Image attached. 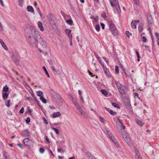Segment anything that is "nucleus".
Instances as JSON below:
<instances>
[{"instance_id":"5701e85b","label":"nucleus","mask_w":159,"mask_h":159,"mask_svg":"<svg viewBox=\"0 0 159 159\" xmlns=\"http://www.w3.org/2000/svg\"><path fill=\"white\" fill-rule=\"evenodd\" d=\"M138 30L139 32H141L143 31V24H141L139 25Z\"/></svg>"},{"instance_id":"338daca9","label":"nucleus","mask_w":159,"mask_h":159,"mask_svg":"<svg viewBox=\"0 0 159 159\" xmlns=\"http://www.w3.org/2000/svg\"><path fill=\"white\" fill-rule=\"evenodd\" d=\"M101 25L102 26V29H104V28H105V25L102 23H101Z\"/></svg>"},{"instance_id":"a19ab883","label":"nucleus","mask_w":159,"mask_h":159,"mask_svg":"<svg viewBox=\"0 0 159 159\" xmlns=\"http://www.w3.org/2000/svg\"><path fill=\"white\" fill-rule=\"evenodd\" d=\"M96 30L98 31H99L100 30V26L98 25H95V27Z\"/></svg>"},{"instance_id":"774afa93","label":"nucleus","mask_w":159,"mask_h":159,"mask_svg":"<svg viewBox=\"0 0 159 159\" xmlns=\"http://www.w3.org/2000/svg\"><path fill=\"white\" fill-rule=\"evenodd\" d=\"M102 67L104 71L107 70V67L105 65H104V64L102 65Z\"/></svg>"},{"instance_id":"f8f14e48","label":"nucleus","mask_w":159,"mask_h":159,"mask_svg":"<svg viewBox=\"0 0 159 159\" xmlns=\"http://www.w3.org/2000/svg\"><path fill=\"white\" fill-rule=\"evenodd\" d=\"M63 100L61 98H58L56 99L57 103L60 106H61L63 104Z\"/></svg>"},{"instance_id":"c756f323","label":"nucleus","mask_w":159,"mask_h":159,"mask_svg":"<svg viewBox=\"0 0 159 159\" xmlns=\"http://www.w3.org/2000/svg\"><path fill=\"white\" fill-rule=\"evenodd\" d=\"M78 93L79 94L80 96V99L82 101V102L83 103H84V101L83 99V98L81 96V94L82 93V92L80 90H78Z\"/></svg>"},{"instance_id":"6e6552de","label":"nucleus","mask_w":159,"mask_h":159,"mask_svg":"<svg viewBox=\"0 0 159 159\" xmlns=\"http://www.w3.org/2000/svg\"><path fill=\"white\" fill-rule=\"evenodd\" d=\"M20 57L18 55L14 56V58L13 59L14 62L16 65H18Z\"/></svg>"},{"instance_id":"b1692460","label":"nucleus","mask_w":159,"mask_h":159,"mask_svg":"<svg viewBox=\"0 0 159 159\" xmlns=\"http://www.w3.org/2000/svg\"><path fill=\"white\" fill-rule=\"evenodd\" d=\"M51 68L52 69V71L54 73L55 75H56L57 74V72L58 71V70H56L55 68V66H51Z\"/></svg>"},{"instance_id":"6ab92c4d","label":"nucleus","mask_w":159,"mask_h":159,"mask_svg":"<svg viewBox=\"0 0 159 159\" xmlns=\"http://www.w3.org/2000/svg\"><path fill=\"white\" fill-rule=\"evenodd\" d=\"M0 42L2 47L4 48V49L6 50H7L8 48L7 47L6 45L5 44L4 42L2 39H0Z\"/></svg>"},{"instance_id":"72a5a7b5","label":"nucleus","mask_w":159,"mask_h":159,"mask_svg":"<svg viewBox=\"0 0 159 159\" xmlns=\"http://www.w3.org/2000/svg\"><path fill=\"white\" fill-rule=\"evenodd\" d=\"M66 22L70 25H71L73 23V21L71 19H70L66 20Z\"/></svg>"},{"instance_id":"cd10ccee","label":"nucleus","mask_w":159,"mask_h":159,"mask_svg":"<svg viewBox=\"0 0 159 159\" xmlns=\"http://www.w3.org/2000/svg\"><path fill=\"white\" fill-rule=\"evenodd\" d=\"M37 92V95L38 96H39L40 97H43V92L40 91V90H39V91H38Z\"/></svg>"},{"instance_id":"1a4fd4ad","label":"nucleus","mask_w":159,"mask_h":159,"mask_svg":"<svg viewBox=\"0 0 159 159\" xmlns=\"http://www.w3.org/2000/svg\"><path fill=\"white\" fill-rule=\"evenodd\" d=\"M65 32L69 38L70 39H72V35L71 33V30L67 29L65 30Z\"/></svg>"},{"instance_id":"2f4dec72","label":"nucleus","mask_w":159,"mask_h":159,"mask_svg":"<svg viewBox=\"0 0 159 159\" xmlns=\"http://www.w3.org/2000/svg\"><path fill=\"white\" fill-rule=\"evenodd\" d=\"M43 70H44V71H45V72L46 73V75H47V77H48V78H50V76H49V75L48 74V71L47 70L45 67V66H43Z\"/></svg>"},{"instance_id":"680f3d73","label":"nucleus","mask_w":159,"mask_h":159,"mask_svg":"<svg viewBox=\"0 0 159 159\" xmlns=\"http://www.w3.org/2000/svg\"><path fill=\"white\" fill-rule=\"evenodd\" d=\"M45 139L47 142L50 143V141L47 136H45Z\"/></svg>"},{"instance_id":"39448f33","label":"nucleus","mask_w":159,"mask_h":159,"mask_svg":"<svg viewBox=\"0 0 159 159\" xmlns=\"http://www.w3.org/2000/svg\"><path fill=\"white\" fill-rule=\"evenodd\" d=\"M47 17L48 21L50 24L53 25L55 24V19L53 14L49 13Z\"/></svg>"},{"instance_id":"423d86ee","label":"nucleus","mask_w":159,"mask_h":159,"mask_svg":"<svg viewBox=\"0 0 159 159\" xmlns=\"http://www.w3.org/2000/svg\"><path fill=\"white\" fill-rule=\"evenodd\" d=\"M147 19L149 23V25H152L153 23L152 16L150 14H148Z\"/></svg>"},{"instance_id":"bf43d9fd","label":"nucleus","mask_w":159,"mask_h":159,"mask_svg":"<svg viewBox=\"0 0 159 159\" xmlns=\"http://www.w3.org/2000/svg\"><path fill=\"white\" fill-rule=\"evenodd\" d=\"M135 3L137 5H138L139 4V0H133Z\"/></svg>"},{"instance_id":"412c9836","label":"nucleus","mask_w":159,"mask_h":159,"mask_svg":"<svg viewBox=\"0 0 159 159\" xmlns=\"http://www.w3.org/2000/svg\"><path fill=\"white\" fill-rule=\"evenodd\" d=\"M29 93L31 94L32 96L33 97V98L34 99V100L37 102V103L38 104V105H39V103H38V101L36 99V98H35L34 93H33V92L32 91V90H29Z\"/></svg>"},{"instance_id":"13d9d810","label":"nucleus","mask_w":159,"mask_h":159,"mask_svg":"<svg viewBox=\"0 0 159 159\" xmlns=\"http://www.w3.org/2000/svg\"><path fill=\"white\" fill-rule=\"evenodd\" d=\"M24 109L23 107H22L19 111V112L20 113H23L24 112Z\"/></svg>"},{"instance_id":"79ce46f5","label":"nucleus","mask_w":159,"mask_h":159,"mask_svg":"<svg viewBox=\"0 0 159 159\" xmlns=\"http://www.w3.org/2000/svg\"><path fill=\"white\" fill-rule=\"evenodd\" d=\"M109 136L110 137L111 140L114 143L116 142V140L114 137L110 136V135Z\"/></svg>"},{"instance_id":"09e8293b","label":"nucleus","mask_w":159,"mask_h":159,"mask_svg":"<svg viewBox=\"0 0 159 159\" xmlns=\"http://www.w3.org/2000/svg\"><path fill=\"white\" fill-rule=\"evenodd\" d=\"M110 113L113 115H114L115 114H116V112H114L112 110H111L110 111Z\"/></svg>"},{"instance_id":"393cba45","label":"nucleus","mask_w":159,"mask_h":159,"mask_svg":"<svg viewBox=\"0 0 159 159\" xmlns=\"http://www.w3.org/2000/svg\"><path fill=\"white\" fill-rule=\"evenodd\" d=\"M51 68L52 69V71L54 73L55 75H56L57 74V72L58 71V70H56L55 68V66H51Z\"/></svg>"},{"instance_id":"4be33fe9","label":"nucleus","mask_w":159,"mask_h":159,"mask_svg":"<svg viewBox=\"0 0 159 159\" xmlns=\"http://www.w3.org/2000/svg\"><path fill=\"white\" fill-rule=\"evenodd\" d=\"M136 122L138 125L140 126H142L144 124L143 122L138 120H136Z\"/></svg>"},{"instance_id":"ddd939ff","label":"nucleus","mask_w":159,"mask_h":159,"mask_svg":"<svg viewBox=\"0 0 159 159\" xmlns=\"http://www.w3.org/2000/svg\"><path fill=\"white\" fill-rule=\"evenodd\" d=\"M115 6L116 7V9L118 12L120 13L121 12V10L119 6L118 1L117 2V3H115Z\"/></svg>"},{"instance_id":"5fc2aeb1","label":"nucleus","mask_w":159,"mask_h":159,"mask_svg":"<svg viewBox=\"0 0 159 159\" xmlns=\"http://www.w3.org/2000/svg\"><path fill=\"white\" fill-rule=\"evenodd\" d=\"M99 120H100L103 123H104L105 121L104 120V119L102 118V117L101 116L99 117Z\"/></svg>"},{"instance_id":"de8ad7c7","label":"nucleus","mask_w":159,"mask_h":159,"mask_svg":"<svg viewBox=\"0 0 159 159\" xmlns=\"http://www.w3.org/2000/svg\"><path fill=\"white\" fill-rule=\"evenodd\" d=\"M95 56L97 58L98 61L100 60H101L100 57L96 53H94Z\"/></svg>"},{"instance_id":"3c124183","label":"nucleus","mask_w":159,"mask_h":159,"mask_svg":"<svg viewBox=\"0 0 159 159\" xmlns=\"http://www.w3.org/2000/svg\"><path fill=\"white\" fill-rule=\"evenodd\" d=\"M44 149L42 148H39V152L41 153H43L44 152Z\"/></svg>"},{"instance_id":"a18cd8bd","label":"nucleus","mask_w":159,"mask_h":159,"mask_svg":"<svg viewBox=\"0 0 159 159\" xmlns=\"http://www.w3.org/2000/svg\"><path fill=\"white\" fill-rule=\"evenodd\" d=\"M142 41L143 42L145 43L147 41V39L145 36H143L142 37Z\"/></svg>"},{"instance_id":"2eb2a0df","label":"nucleus","mask_w":159,"mask_h":159,"mask_svg":"<svg viewBox=\"0 0 159 159\" xmlns=\"http://www.w3.org/2000/svg\"><path fill=\"white\" fill-rule=\"evenodd\" d=\"M4 91L6 92L8 90H3ZM8 96V94L6 92L2 93V97L3 99L5 100L7 99Z\"/></svg>"},{"instance_id":"6e6d98bb","label":"nucleus","mask_w":159,"mask_h":159,"mask_svg":"<svg viewBox=\"0 0 159 159\" xmlns=\"http://www.w3.org/2000/svg\"><path fill=\"white\" fill-rule=\"evenodd\" d=\"M43 119L44 121V122H45V123L46 124H48V120L46 119L43 117Z\"/></svg>"},{"instance_id":"20e7f679","label":"nucleus","mask_w":159,"mask_h":159,"mask_svg":"<svg viewBox=\"0 0 159 159\" xmlns=\"http://www.w3.org/2000/svg\"><path fill=\"white\" fill-rule=\"evenodd\" d=\"M121 134L127 143L129 142L130 140L129 135L125 131H123V132H122Z\"/></svg>"},{"instance_id":"58836bf2","label":"nucleus","mask_w":159,"mask_h":159,"mask_svg":"<svg viewBox=\"0 0 159 159\" xmlns=\"http://www.w3.org/2000/svg\"><path fill=\"white\" fill-rule=\"evenodd\" d=\"M24 0H18L19 5L20 7H22L23 6V4L24 2Z\"/></svg>"},{"instance_id":"49530a36","label":"nucleus","mask_w":159,"mask_h":159,"mask_svg":"<svg viewBox=\"0 0 159 159\" xmlns=\"http://www.w3.org/2000/svg\"><path fill=\"white\" fill-rule=\"evenodd\" d=\"M72 102L74 104L76 103H77V100L76 99L74 98H72Z\"/></svg>"},{"instance_id":"4468645a","label":"nucleus","mask_w":159,"mask_h":159,"mask_svg":"<svg viewBox=\"0 0 159 159\" xmlns=\"http://www.w3.org/2000/svg\"><path fill=\"white\" fill-rule=\"evenodd\" d=\"M38 27L40 29L41 31H44V29L43 26V24L41 22L39 21L38 23Z\"/></svg>"},{"instance_id":"f03ea898","label":"nucleus","mask_w":159,"mask_h":159,"mask_svg":"<svg viewBox=\"0 0 159 159\" xmlns=\"http://www.w3.org/2000/svg\"><path fill=\"white\" fill-rule=\"evenodd\" d=\"M110 29L114 36H116L118 34V32L114 24L112 22H110L108 23Z\"/></svg>"},{"instance_id":"0e129e2a","label":"nucleus","mask_w":159,"mask_h":159,"mask_svg":"<svg viewBox=\"0 0 159 159\" xmlns=\"http://www.w3.org/2000/svg\"><path fill=\"white\" fill-rule=\"evenodd\" d=\"M129 34L130 33L129 31H126V34L128 38L129 37Z\"/></svg>"},{"instance_id":"f3484780","label":"nucleus","mask_w":159,"mask_h":159,"mask_svg":"<svg viewBox=\"0 0 159 159\" xmlns=\"http://www.w3.org/2000/svg\"><path fill=\"white\" fill-rule=\"evenodd\" d=\"M61 113L59 112H54L53 114L52 117L56 118L61 116Z\"/></svg>"},{"instance_id":"a211bd4d","label":"nucleus","mask_w":159,"mask_h":159,"mask_svg":"<svg viewBox=\"0 0 159 159\" xmlns=\"http://www.w3.org/2000/svg\"><path fill=\"white\" fill-rule=\"evenodd\" d=\"M103 131L109 135H111V133L109 132V130L108 129L106 126H104L103 127Z\"/></svg>"},{"instance_id":"bb28decb","label":"nucleus","mask_w":159,"mask_h":159,"mask_svg":"<svg viewBox=\"0 0 159 159\" xmlns=\"http://www.w3.org/2000/svg\"><path fill=\"white\" fill-rule=\"evenodd\" d=\"M155 35L157 37V45L159 46V34L157 32H156L155 33Z\"/></svg>"},{"instance_id":"9b49d317","label":"nucleus","mask_w":159,"mask_h":159,"mask_svg":"<svg viewBox=\"0 0 159 159\" xmlns=\"http://www.w3.org/2000/svg\"><path fill=\"white\" fill-rule=\"evenodd\" d=\"M134 150L135 152V156L136 157L139 159H141V157H140V154L139 152L137 150V148L135 147H134Z\"/></svg>"},{"instance_id":"f704fd0d","label":"nucleus","mask_w":159,"mask_h":159,"mask_svg":"<svg viewBox=\"0 0 159 159\" xmlns=\"http://www.w3.org/2000/svg\"><path fill=\"white\" fill-rule=\"evenodd\" d=\"M101 92L105 96H106L108 94L107 92L106 91V90H101Z\"/></svg>"},{"instance_id":"37998d69","label":"nucleus","mask_w":159,"mask_h":159,"mask_svg":"<svg viewBox=\"0 0 159 159\" xmlns=\"http://www.w3.org/2000/svg\"><path fill=\"white\" fill-rule=\"evenodd\" d=\"M115 73L117 74L119 73V68L117 66H115Z\"/></svg>"},{"instance_id":"7ed1b4c3","label":"nucleus","mask_w":159,"mask_h":159,"mask_svg":"<svg viewBox=\"0 0 159 159\" xmlns=\"http://www.w3.org/2000/svg\"><path fill=\"white\" fill-rule=\"evenodd\" d=\"M27 39L29 42V45L33 48H36L38 47V43L35 42L34 40L31 38L30 36H29L27 37Z\"/></svg>"},{"instance_id":"473e14b6","label":"nucleus","mask_w":159,"mask_h":159,"mask_svg":"<svg viewBox=\"0 0 159 159\" xmlns=\"http://www.w3.org/2000/svg\"><path fill=\"white\" fill-rule=\"evenodd\" d=\"M40 99L43 102V103H45L47 102V101L46 99L43 97V96L41 97H40Z\"/></svg>"},{"instance_id":"4d7b16f0","label":"nucleus","mask_w":159,"mask_h":159,"mask_svg":"<svg viewBox=\"0 0 159 159\" xmlns=\"http://www.w3.org/2000/svg\"><path fill=\"white\" fill-rule=\"evenodd\" d=\"M30 121V119L29 117H28L27 118L26 120V122L27 123H29Z\"/></svg>"},{"instance_id":"052dcab7","label":"nucleus","mask_w":159,"mask_h":159,"mask_svg":"<svg viewBox=\"0 0 159 159\" xmlns=\"http://www.w3.org/2000/svg\"><path fill=\"white\" fill-rule=\"evenodd\" d=\"M114 144L117 148H119L120 147V146L119 145V143H118L117 142L115 143Z\"/></svg>"},{"instance_id":"864d4df0","label":"nucleus","mask_w":159,"mask_h":159,"mask_svg":"<svg viewBox=\"0 0 159 159\" xmlns=\"http://www.w3.org/2000/svg\"><path fill=\"white\" fill-rule=\"evenodd\" d=\"M74 105L78 109L79 108L81 107L80 106V105H79V104L78 102L76 103Z\"/></svg>"},{"instance_id":"8fccbe9b","label":"nucleus","mask_w":159,"mask_h":159,"mask_svg":"<svg viewBox=\"0 0 159 159\" xmlns=\"http://www.w3.org/2000/svg\"><path fill=\"white\" fill-rule=\"evenodd\" d=\"M104 71L105 74L108 77H110V75L108 73L107 70H104Z\"/></svg>"},{"instance_id":"e2e57ef3","label":"nucleus","mask_w":159,"mask_h":159,"mask_svg":"<svg viewBox=\"0 0 159 159\" xmlns=\"http://www.w3.org/2000/svg\"><path fill=\"white\" fill-rule=\"evenodd\" d=\"M121 68L122 69V70H123V71H124V73L125 74V75H127V74L126 73V72L125 70V69L123 67V66L122 65H121Z\"/></svg>"},{"instance_id":"a878e982","label":"nucleus","mask_w":159,"mask_h":159,"mask_svg":"<svg viewBox=\"0 0 159 159\" xmlns=\"http://www.w3.org/2000/svg\"><path fill=\"white\" fill-rule=\"evenodd\" d=\"M22 134L24 136H28L29 135V132L28 130H26L24 131Z\"/></svg>"},{"instance_id":"e433bc0d","label":"nucleus","mask_w":159,"mask_h":159,"mask_svg":"<svg viewBox=\"0 0 159 159\" xmlns=\"http://www.w3.org/2000/svg\"><path fill=\"white\" fill-rule=\"evenodd\" d=\"M119 92L122 95L125 94L126 93V91L125 90H119Z\"/></svg>"},{"instance_id":"c03bdc74","label":"nucleus","mask_w":159,"mask_h":159,"mask_svg":"<svg viewBox=\"0 0 159 159\" xmlns=\"http://www.w3.org/2000/svg\"><path fill=\"white\" fill-rule=\"evenodd\" d=\"M10 101L9 100L6 101L5 102L6 105L7 107H9L10 106Z\"/></svg>"},{"instance_id":"aec40b11","label":"nucleus","mask_w":159,"mask_h":159,"mask_svg":"<svg viewBox=\"0 0 159 159\" xmlns=\"http://www.w3.org/2000/svg\"><path fill=\"white\" fill-rule=\"evenodd\" d=\"M27 11L33 13L34 12V10L33 7L31 6H29L27 7Z\"/></svg>"},{"instance_id":"dca6fc26","label":"nucleus","mask_w":159,"mask_h":159,"mask_svg":"<svg viewBox=\"0 0 159 159\" xmlns=\"http://www.w3.org/2000/svg\"><path fill=\"white\" fill-rule=\"evenodd\" d=\"M86 155L89 159H94L95 157L90 152H87Z\"/></svg>"},{"instance_id":"c85d7f7f","label":"nucleus","mask_w":159,"mask_h":159,"mask_svg":"<svg viewBox=\"0 0 159 159\" xmlns=\"http://www.w3.org/2000/svg\"><path fill=\"white\" fill-rule=\"evenodd\" d=\"M23 84L24 86L25 87L26 89H32L30 86L27 84L25 81H24L23 82Z\"/></svg>"},{"instance_id":"69168bd1","label":"nucleus","mask_w":159,"mask_h":159,"mask_svg":"<svg viewBox=\"0 0 159 159\" xmlns=\"http://www.w3.org/2000/svg\"><path fill=\"white\" fill-rule=\"evenodd\" d=\"M0 4L2 7H4V5L2 0H0Z\"/></svg>"},{"instance_id":"603ef678","label":"nucleus","mask_w":159,"mask_h":159,"mask_svg":"<svg viewBox=\"0 0 159 159\" xmlns=\"http://www.w3.org/2000/svg\"><path fill=\"white\" fill-rule=\"evenodd\" d=\"M101 16L104 19L107 18V16L106 15L105 13H104L102 14L101 15Z\"/></svg>"},{"instance_id":"c9c22d12","label":"nucleus","mask_w":159,"mask_h":159,"mask_svg":"<svg viewBox=\"0 0 159 159\" xmlns=\"http://www.w3.org/2000/svg\"><path fill=\"white\" fill-rule=\"evenodd\" d=\"M112 104L113 105V106L114 107H115L119 108H120L119 107V105L115 102H112Z\"/></svg>"},{"instance_id":"9d476101","label":"nucleus","mask_w":159,"mask_h":159,"mask_svg":"<svg viewBox=\"0 0 159 159\" xmlns=\"http://www.w3.org/2000/svg\"><path fill=\"white\" fill-rule=\"evenodd\" d=\"M139 22V20H134L131 23V25L132 27L134 29H135L136 28L137 23Z\"/></svg>"},{"instance_id":"0eeeda50","label":"nucleus","mask_w":159,"mask_h":159,"mask_svg":"<svg viewBox=\"0 0 159 159\" xmlns=\"http://www.w3.org/2000/svg\"><path fill=\"white\" fill-rule=\"evenodd\" d=\"M115 83L118 89H124L125 87L123 85L116 81H115Z\"/></svg>"},{"instance_id":"ea45409f","label":"nucleus","mask_w":159,"mask_h":159,"mask_svg":"<svg viewBox=\"0 0 159 159\" xmlns=\"http://www.w3.org/2000/svg\"><path fill=\"white\" fill-rule=\"evenodd\" d=\"M78 110L80 112V113L82 115L83 114H84V111L82 109V108L81 107L79 108Z\"/></svg>"},{"instance_id":"f257e3e1","label":"nucleus","mask_w":159,"mask_h":159,"mask_svg":"<svg viewBox=\"0 0 159 159\" xmlns=\"http://www.w3.org/2000/svg\"><path fill=\"white\" fill-rule=\"evenodd\" d=\"M32 37L36 42L39 43L43 47L46 48L47 43L42 38L39 33L35 30L32 32Z\"/></svg>"},{"instance_id":"7c9ffc66","label":"nucleus","mask_w":159,"mask_h":159,"mask_svg":"<svg viewBox=\"0 0 159 159\" xmlns=\"http://www.w3.org/2000/svg\"><path fill=\"white\" fill-rule=\"evenodd\" d=\"M29 138H27L23 140V142L24 144L27 146L28 144V142L29 141Z\"/></svg>"},{"instance_id":"4c0bfd02","label":"nucleus","mask_w":159,"mask_h":159,"mask_svg":"<svg viewBox=\"0 0 159 159\" xmlns=\"http://www.w3.org/2000/svg\"><path fill=\"white\" fill-rule=\"evenodd\" d=\"M52 128L55 131L57 134H59V130L58 129L54 127H52Z\"/></svg>"}]
</instances>
